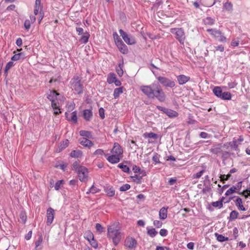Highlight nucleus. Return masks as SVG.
<instances>
[{
	"label": "nucleus",
	"mask_w": 250,
	"mask_h": 250,
	"mask_svg": "<svg viewBox=\"0 0 250 250\" xmlns=\"http://www.w3.org/2000/svg\"><path fill=\"white\" fill-rule=\"evenodd\" d=\"M25 58V55L23 53L21 52L19 53L18 54H15L14 56H13L11 58L12 61H16L20 60L21 59L24 60Z\"/></svg>",
	"instance_id": "nucleus-27"
},
{
	"label": "nucleus",
	"mask_w": 250,
	"mask_h": 250,
	"mask_svg": "<svg viewBox=\"0 0 250 250\" xmlns=\"http://www.w3.org/2000/svg\"><path fill=\"white\" fill-rule=\"evenodd\" d=\"M69 144V141L68 139H65L61 142L60 145L56 148V152L59 153L61 152L63 149L68 146Z\"/></svg>",
	"instance_id": "nucleus-20"
},
{
	"label": "nucleus",
	"mask_w": 250,
	"mask_h": 250,
	"mask_svg": "<svg viewBox=\"0 0 250 250\" xmlns=\"http://www.w3.org/2000/svg\"><path fill=\"white\" fill-rule=\"evenodd\" d=\"M124 66V60L122 58V61L118 64V66L116 67V71L119 77H122L123 75L124 71L123 68Z\"/></svg>",
	"instance_id": "nucleus-23"
},
{
	"label": "nucleus",
	"mask_w": 250,
	"mask_h": 250,
	"mask_svg": "<svg viewBox=\"0 0 250 250\" xmlns=\"http://www.w3.org/2000/svg\"><path fill=\"white\" fill-rule=\"evenodd\" d=\"M68 164L66 163L60 164L59 165H56L55 167H60L63 171H65L66 168L67 167Z\"/></svg>",
	"instance_id": "nucleus-51"
},
{
	"label": "nucleus",
	"mask_w": 250,
	"mask_h": 250,
	"mask_svg": "<svg viewBox=\"0 0 250 250\" xmlns=\"http://www.w3.org/2000/svg\"><path fill=\"white\" fill-rule=\"evenodd\" d=\"M141 91L149 99H157L161 103L165 102L167 96L158 82H154L149 85H142Z\"/></svg>",
	"instance_id": "nucleus-1"
},
{
	"label": "nucleus",
	"mask_w": 250,
	"mask_h": 250,
	"mask_svg": "<svg viewBox=\"0 0 250 250\" xmlns=\"http://www.w3.org/2000/svg\"><path fill=\"white\" fill-rule=\"evenodd\" d=\"M123 149L120 145L118 143H114L111 152L113 154L121 156L123 155Z\"/></svg>",
	"instance_id": "nucleus-13"
},
{
	"label": "nucleus",
	"mask_w": 250,
	"mask_h": 250,
	"mask_svg": "<svg viewBox=\"0 0 250 250\" xmlns=\"http://www.w3.org/2000/svg\"><path fill=\"white\" fill-rule=\"evenodd\" d=\"M68 115H69V114L66 112L65 113V118H66L67 120H68L69 122H71L75 124L78 123L77 111H74L72 112L70 117H69Z\"/></svg>",
	"instance_id": "nucleus-14"
},
{
	"label": "nucleus",
	"mask_w": 250,
	"mask_h": 250,
	"mask_svg": "<svg viewBox=\"0 0 250 250\" xmlns=\"http://www.w3.org/2000/svg\"><path fill=\"white\" fill-rule=\"evenodd\" d=\"M104 192L108 197H111L114 196L115 191L113 187L106 185L104 186Z\"/></svg>",
	"instance_id": "nucleus-17"
},
{
	"label": "nucleus",
	"mask_w": 250,
	"mask_h": 250,
	"mask_svg": "<svg viewBox=\"0 0 250 250\" xmlns=\"http://www.w3.org/2000/svg\"><path fill=\"white\" fill-rule=\"evenodd\" d=\"M70 83L72 89L78 94L80 95L83 92L84 86L81 83V78L80 77L78 76H74Z\"/></svg>",
	"instance_id": "nucleus-3"
},
{
	"label": "nucleus",
	"mask_w": 250,
	"mask_h": 250,
	"mask_svg": "<svg viewBox=\"0 0 250 250\" xmlns=\"http://www.w3.org/2000/svg\"><path fill=\"white\" fill-rule=\"evenodd\" d=\"M203 21L206 25H212L214 23V20L209 17L203 19Z\"/></svg>",
	"instance_id": "nucleus-39"
},
{
	"label": "nucleus",
	"mask_w": 250,
	"mask_h": 250,
	"mask_svg": "<svg viewBox=\"0 0 250 250\" xmlns=\"http://www.w3.org/2000/svg\"><path fill=\"white\" fill-rule=\"evenodd\" d=\"M156 79L159 83L166 87L173 88L175 86V83L174 81L163 76H157Z\"/></svg>",
	"instance_id": "nucleus-6"
},
{
	"label": "nucleus",
	"mask_w": 250,
	"mask_h": 250,
	"mask_svg": "<svg viewBox=\"0 0 250 250\" xmlns=\"http://www.w3.org/2000/svg\"><path fill=\"white\" fill-rule=\"evenodd\" d=\"M107 236L109 238H112L115 246H117L119 243L122 237L119 229H116L114 225L107 227Z\"/></svg>",
	"instance_id": "nucleus-2"
},
{
	"label": "nucleus",
	"mask_w": 250,
	"mask_h": 250,
	"mask_svg": "<svg viewBox=\"0 0 250 250\" xmlns=\"http://www.w3.org/2000/svg\"><path fill=\"white\" fill-rule=\"evenodd\" d=\"M49 92L47 93L46 98L49 100L51 103L57 102L58 97V100L61 101H63L65 98L63 96H61V94L58 92L56 90L53 89L49 90Z\"/></svg>",
	"instance_id": "nucleus-5"
},
{
	"label": "nucleus",
	"mask_w": 250,
	"mask_h": 250,
	"mask_svg": "<svg viewBox=\"0 0 250 250\" xmlns=\"http://www.w3.org/2000/svg\"><path fill=\"white\" fill-rule=\"evenodd\" d=\"M236 192V189L234 188V186H233L230 188H229L226 192L225 194L226 195H229L231 194L234 193Z\"/></svg>",
	"instance_id": "nucleus-50"
},
{
	"label": "nucleus",
	"mask_w": 250,
	"mask_h": 250,
	"mask_svg": "<svg viewBox=\"0 0 250 250\" xmlns=\"http://www.w3.org/2000/svg\"><path fill=\"white\" fill-rule=\"evenodd\" d=\"M69 155L72 158H81L83 156V152L81 150H74L71 152Z\"/></svg>",
	"instance_id": "nucleus-24"
},
{
	"label": "nucleus",
	"mask_w": 250,
	"mask_h": 250,
	"mask_svg": "<svg viewBox=\"0 0 250 250\" xmlns=\"http://www.w3.org/2000/svg\"><path fill=\"white\" fill-rule=\"evenodd\" d=\"M177 80L180 85H183L187 83L190 80L189 76L185 75H180L177 76Z\"/></svg>",
	"instance_id": "nucleus-16"
},
{
	"label": "nucleus",
	"mask_w": 250,
	"mask_h": 250,
	"mask_svg": "<svg viewBox=\"0 0 250 250\" xmlns=\"http://www.w3.org/2000/svg\"><path fill=\"white\" fill-rule=\"evenodd\" d=\"M130 185L128 184H125L120 188L121 191H125L130 188Z\"/></svg>",
	"instance_id": "nucleus-47"
},
{
	"label": "nucleus",
	"mask_w": 250,
	"mask_h": 250,
	"mask_svg": "<svg viewBox=\"0 0 250 250\" xmlns=\"http://www.w3.org/2000/svg\"><path fill=\"white\" fill-rule=\"evenodd\" d=\"M146 229L147 235L152 238L155 237L158 234V232L154 228L149 229V227H147Z\"/></svg>",
	"instance_id": "nucleus-35"
},
{
	"label": "nucleus",
	"mask_w": 250,
	"mask_h": 250,
	"mask_svg": "<svg viewBox=\"0 0 250 250\" xmlns=\"http://www.w3.org/2000/svg\"><path fill=\"white\" fill-rule=\"evenodd\" d=\"M79 180L82 182H85L87 180L88 177V169L84 166H80L79 170L77 172Z\"/></svg>",
	"instance_id": "nucleus-8"
},
{
	"label": "nucleus",
	"mask_w": 250,
	"mask_h": 250,
	"mask_svg": "<svg viewBox=\"0 0 250 250\" xmlns=\"http://www.w3.org/2000/svg\"><path fill=\"white\" fill-rule=\"evenodd\" d=\"M171 32L175 35V38L179 41L180 44H184L186 39V35L183 28L171 29Z\"/></svg>",
	"instance_id": "nucleus-4"
},
{
	"label": "nucleus",
	"mask_w": 250,
	"mask_h": 250,
	"mask_svg": "<svg viewBox=\"0 0 250 250\" xmlns=\"http://www.w3.org/2000/svg\"><path fill=\"white\" fill-rule=\"evenodd\" d=\"M238 212L236 210L232 211L229 214V219L231 220H235L237 218Z\"/></svg>",
	"instance_id": "nucleus-41"
},
{
	"label": "nucleus",
	"mask_w": 250,
	"mask_h": 250,
	"mask_svg": "<svg viewBox=\"0 0 250 250\" xmlns=\"http://www.w3.org/2000/svg\"><path fill=\"white\" fill-rule=\"evenodd\" d=\"M220 98L224 100H230L231 98V94L229 92H223L220 88Z\"/></svg>",
	"instance_id": "nucleus-22"
},
{
	"label": "nucleus",
	"mask_w": 250,
	"mask_h": 250,
	"mask_svg": "<svg viewBox=\"0 0 250 250\" xmlns=\"http://www.w3.org/2000/svg\"><path fill=\"white\" fill-rule=\"evenodd\" d=\"M209 150L212 154L217 155L219 153V144L213 146Z\"/></svg>",
	"instance_id": "nucleus-37"
},
{
	"label": "nucleus",
	"mask_w": 250,
	"mask_h": 250,
	"mask_svg": "<svg viewBox=\"0 0 250 250\" xmlns=\"http://www.w3.org/2000/svg\"><path fill=\"white\" fill-rule=\"evenodd\" d=\"M176 178H171L168 180V183L170 185H173L176 182Z\"/></svg>",
	"instance_id": "nucleus-64"
},
{
	"label": "nucleus",
	"mask_w": 250,
	"mask_h": 250,
	"mask_svg": "<svg viewBox=\"0 0 250 250\" xmlns=\"http://www.w3.org/2000/svg\"><path fill=\"white\" fill-rule=\"evenodd\" d=\"M79 163L80 161H75L73 163V164L72 165V169L73 170H75L76 172L78 171V170H79L80 166H79Z\"/></svg>",
	"instance_id": "nucleus-45"
},
{
	"label": "nucleus",
	"mask_w": 250,
	"mask_h": 250,
	"mask_svg": "<svg viewBox=\"0 0 250 250\" xmlns=\"http://www.w3.org/2000/svg\"><path fill=\"white\" fill-rule=\"evenodd\" d=\"M160 155L157 153L155 152L153 154V156L152 157V161L155 162V164H160L161 162L159 161Z\"/></svg>",
	"instance_id": "nucleus-42"
},
{
	"label": "nucleus",
	"mask_w": 250,
	"mask_h": 250,
	"mask_svg": "<svg viewBox=\"0 0 250 250\" xmlns=\"http://www.w3.org/2000/svg\"><path fill=\"white\" fill-rule=\"evenodd\" d=\"M204 172L205 170L204 169H202L199 171L198 172H197V173L193 174V177L194 178H199L200 177H201V176L202 175Z\"/></svg>",
	"instance_id": "nucleus-56"
},
{
	"label": "nucleus",
	"mask_w": 250,
	"mask_h": 250,
	"mask_svg": "<svg viewBox=\"0 0 250 250\" xmlns=\"http://www.w3.org/2000/svg\"><path fill=\"white\" fill-rule=\"evenodd\" d=\"M223 9L229 11L232 9V4L230 2H226L224 3Z\"/></svg>",
	"instance_id": "nucleus-40"
},
{
	"label": "nucleus",
	"mask_w": 250,
	"mask_h": 250,
	"mask_svg": "<svg viewBox=\"0 0 250 250\" xmlns=\"http://www.w3.org/2000/svg\"><path fill=\"white\" fill-rule=\"evenodd\" d=\"M141 168L139 167H137L136 165H134L132 167V170L134 171V173H140L141 172Z\"/></svg>",
	"instance_id": "nucleus-60"
},
{
	"label": "nucleus",
	"mask_w": 250,
	"mask_h": 250,
	"mask_svg": "<svg viewBox=\"0 0 250 250\" xmlns=\"http://www.w3.org/2000/svg\"><path fill=\"white\" fill-rule=\"evenodd\" d=\"M207 31L215 37L219 36V31L216 29H208Z\"/></svg>",
	"instance_id": "nucleus-44"
},
{
	"label": "nucleus",
	"mask_w": 250,
	"mask_h": 250,
	"mask_svg": "<svg viewBox=\"0 0 250 250\" xmlns=\"http://www.w3.org/2000/svg\"><path fill=\"white\" fill-rule=\"evenodd\" d=\"M130 178L137 184H141L142 182V176H140V175H135L134 176H131Z\"/></svg>",
	"instance_id": "nucleus-38"
},
{
	"label": "nucleus",
	"mask_w": 250,
	"mask_h": 250,
	"mask_svg": "<svg viewBox=\"0 0 250 250\" xmlns=\"http://www.w3.org/2000/svg\"><path fill=\"white\" fill-rule=\"evenodd\" d=\"M236 171V169L235 168H232L230 170L229 173L227 175H220V181H224L228 179L231 176V174L234 173Z\"/></svg>",
	"instance_id": "nucleus-26"
},
{
	"label": "nucleus",
	"mask_w": 250,
	"mask_h": 250,
	"mask_svg": "<svg viewBox=\"0 0 250 250\" xmlns=\"http://www.w3.org/2000/svg\"><path fill=\"white\" fill-rule=\"evenodd\" d=\"M90 36L89 33L86 31L84 33V35H83L81 37V38L79 40V41L81 43H86L88 41V39H89Z\"/></svg>",
	"instance_id": "nucleus-29"
},
{
	"label": "nucleus",
	"mask_w": 250,
	"mask_h": 250,
	"mask_svg": "<svg viewBox=\"0 0 250 250\" xmlns=\"http://www.w3.org/2000/svg\"><path fill=\"white\" fill-rule=\"evenodd\" d=\"M204 187H210V182L208 178V175L205 177V179L203 180Z\"/></svg>",
	"instance_id": "nucleus-49"
},
{
	"label": "nucleus",
	"mask_w": 250,
	"mask_h": 250,
	"mask_svg": "<svg viewBox=\"0 0 250 250\" xmlns=\"http://www.w3.org/2000/svg\"><path fill=\"white\" fill-rule=\"evenodd\" d=\"M84 237L88 242L94 238L93 233L89 230L85 233Z\"/></svg>",
	"instance_id": "nucleus-36"
},
{
	"label": "nucleus",
	"mask_w": 250,
	"mask_h": 250,
	"mask_svg": "<svg viewBox=\"0 0 250 250\" xmlns=\"http://www.w3.org/2000/svg\"><path fill=\"white\" fill-rule=\"evenodd\" d=\"M54 210L51 207H49L46 210L47 221L46 224L50 226L53 222L54 218Z\"/></svg>",
	"instance_id": "nucleus-12"
},
{
	"label": "nucleus",
	"mask_w": 250,
	"mask_h": 250,
	"mask_svg": "<svg viewBox=\"0 0 250 250\" xmlns=\"http://www.w3.org/2000/svg\"><path fill=\"white\" fill-rule=\"evenodd\" d=\"M104 154L105 155V156H107V154H104V150L102 149H97V150H96V151L94 152V155H102Z\"/></svg>",
	"instance_id": "nucleus-54"
},
{
	"label": "nucleus",
	"mask_w": 250,
	"mask_h": 250,
	"mask_svg": "<svg viewBox=\"0 0 250 250\" xmlns=\"http://www.w3.org/2000/svg\"><path fill=\"white\" fill-rule=\"evenodd\" d=\"M99 113L100 118L104 119L105 118L104 109L103 107H100L99 109Z\"/></svg>",
	"instance_id": "nucleus-55"
},
{
	"label": "nucleus",
	"mask_w": 250,
	"mask_h": 250,
	"mask_svg": "<svg viewBox=\"0 0 250 250\" xmlns=\"http://www.w3.org/2000/svg\"><path fill=\"white\" fill-rule=\"evenodd\" d=\"M157 109L159 110L163 111L164 113H165L167 116H168L169 118H175L177 117L178 116V113L174 110L172 109H168L165 107H163L160 105L156 106Z\"/></svg>",
	"instance_id": "nucleus-9"
},
{
	"label": "nucleus",
	"mask_w": 250,
	"mask_h": 250,
	"mask_svg": "<svg viewBox=\"0 0 250 250\" xmlns=\"http://www.w3.org/2000/svg\"><path fill=\"white\" fill-rule=\"evenodd\" d=\"M119 31L123 39L127 44L132 45L136 44V40L132 36L127 34L122 29H119Z\"/></svg>",
	"instance_id": "nucleus-7"
},
{
	"label": "nucleus",
	"mask_w": 250,
	"mask_h": 250,
	"mask_svg": "<svg viewBox=\"0 0 250 250\" xmlns=\"http://www.w3.org/2000/svg\"><path fill=\"white\" fill-rule=\"evenodd\" d=\"M92 109V108L91 107L90 109H84L83 111V117L86 121H89L93 116Z\"/></svg>",
	"instance_id": "nucleus-19"
},
{
	"label": "nucleus",
	"mask_w": 250,
	"mask_h": 250,
	"mask_svg": "<svg viewBox=\"0 0 250 250\" xmlns=\"http://www.w3.org/2000/svg\"><path fill=\"white\" fill-rule=\"evenodd\" d=\"M167 208L164 207L161 208L159 211V217L162 220H165L167 217Z\"/></svg>",
	"instance_id": "nucleus-25"
},
{
	"label": "nucleus",
	"mask_w": 250,
	"mask_h": 250,
	"mask_svg": "<svg viewBox=\"0 0 250 250\" xmlns=\"http://www.w3.org/2000/svg\"><path fill=\"white\" fill-rule=\"evenodd\" d=\"M116 45L119 50L123 54H127L128 53L127 46L124 43L121 39L116 40Z\"/></svg>",
	"instance_id": "nucleus-10"
},
{
	"label": "nucleus",
	"mask_w": 250,
	"mask_h": 250,
	"mask_svg": "<svg viewBox=\"0 0 250 250\" xmlns=\"http://www.w3.org/2000/svg\"><path fill=\"white\" fill-rule=\"evenodd\" d=\"M80 143L83 146L85 147H87L88 148H90L92 146L94 145V143L91 141L89 139L83 137L79 139Z\"/></svg>",
	"instance_id": "nucleus-15"
},
{
	"label": "nucleus",
	"mask_w": 250,
	"mask_h": 250,
	"mask_svg": "<svg viewBox=\"0 0 250 250\" xmlns=\"http://www.w3.org/2000/svg\"><path fill=\"white\" fill-rule=\"evenodd\" d=\"M80 135L83 137H85L89 139H92L93 136L92 132L86 130H81L80 132Z\"/></svg>",
	"instance_id": "nucleus-30"
},
{
	"label": "nucleus",
	"mask_w": 250,
	"mask_h": 250,
	"mask_svg": "<svg viewBox=\"0 0 250 250\" xmlns=\"http://www.w3.org/2000/svg\"><path fill=\"white\" fill-rule=\"evenodd\" d=\"M153 225L157 228H160L162 227L163 223L161 221L159 220H155L153 222Z\"/></svg>",
	"instance_id": "nucleus-57"
},
{
	"label": "nucleus",
	"mask_w": 250,
	"mask_h": 250,
	"mask_svg": "<svg viewBox=\"0 0 250 250\" xmlns=\"http://www.w3.org/2000/svg\"><path fill=\"white\" fill-rule=\"evenodd\" d=\"M64 181L63 180H58L55 183L54 188L55 190H58L61 188V185L63 184Z\"/></svg>",
	"instance_id": "nucleus-48"
},
{
	"label": "nucleus",
	"mask_w": 250,
	"mask_h": 250,
	"mask_svg": "<svg viewBox=\"0 0 250 250\" xmlns=\"http://www.w3.org/2000/svg\"><path fill=\"white\" fill-rule=\"evenodd\" d=\"M125 245L126 247L132 249L137 247V242L134 238L128 236L125 240Z\"/></svg>",
	"instance_id": "nucleus-11"
},
{
	"label": "nucleus",
	"mask_w": 250,
	"mask_h": 250,
	"mask_svg": "<svg viewBox=\"0 0 250 250\" xmlns=\"http://www.w3.org/2000/svg\"><path fill=\"white\" fill-rule=\"evenodd\" d=\"M116 79L115 74L113 72H111L107 75V82L109 84H111L114 83Z\"/></svg>",
	"instance_id": "nucleus-33"
},
{
	"label": "nucleus",
	"mask_w": 250,
	"mask_h": 250,
	"mask_svg": "<svg viewBox=\"0 0 250 250\" xmlns=\"http://www.w3.org/2000/svg\"><path fill=\"white\" fill-rule=\"evenodd\" d=\"M143 136L145 138H149L153 139H157L159 137V136L157 134L152 132H150L149 133L145 132L143 134Z\"/></svg>",
	"instance_id": "nucleus-28"
},
{
	"label": "nucleus",
	"mask_w": 250,
	"mask_h": 250,
	"mask_svg": "<svg viewBox=\"0 0 250 250\" xmlns=\"http://www.w3.org/2000/svg\"><path fill=\"white\" fill-rule=\"evenodd\" d=\"M117 167H118L121 168L124 172L127 173H130L131 172L129 167L127 166L124 165L123 163L119 164Z\"/></svg>",
	"instance_id": "nucleus-34"
},
{
	"label": "nucleus",
	"mask_w": 250,
	"mask_h": 250,
	"mask_svg": "<svg viewBox=\"0 0 250 250\" xmlns=\"http://www.w3.org/2000/svg\"><path fill=\"white\" fill-rule=\"evenodd\" d=\"M210 190H211L210 187H205V188H204L202 189V190L201 193L205 194H206L207 192H210Z\"/></svg>",
	"instance_id": "nucleus-59"
},
{
	"label": "nucleus",
	"mask_w": 250,
	"mask_h": 250,
	"mask_svg": "<svg viewBox=\"0 0 250 250\" xmlns=\"http://www.w3.org/2000/svg\"><path fill=\"white\" fill-rule=\"evenodd\" d=\"M90 245L95 249H97L98 247L97 241L94 238L89 241Z\"/></svg>",
	"instance_id": "nucleus-52"
},
{
	"label": "nucleus",
	"mask_w": 250,
	"mask_h": 250,
	"mask_svg": "<svg viewBox=\"0 0 250 250\" xmlns=\"http://www.w3.org/2000/svg\"><path fill=\"white\" fill-rule=\"evenodd\" d=\"M242 203V200L240 197H238L235 200V205L238 208L241 210L245 211L246 208L243 206Z\"/></svg>",
	"instance_id": "nucleus-32"
},
{
	"label": "nucleus",
	"mask_w": 250,
	"mask_h": 250,
	"mask_svg": "<svg viewBox=\"0 0 250 250\" xmlns=\"http://www.w3.org/2000/svg\"><path fill=\"white\" fill-rule=\"evenodd\" d=\"M96 231L99 233H101L104 230V228L99 223H96L95 225Z\"/></svg>",
	"instance_id": "nucleus-43"
},
{
	"label": "nucleus",
	"mask_w": 250,
	"mask_h": 250,
	"mask_svg": "<svg viewBox=\"0 0 250 250\" xmlns=\"http://www.w3.org/2000/svg\"><path fill=\"white\" fill-rule=\"evenodd\" d=\"M42 242V234L39 235L38 240L35 242V250H38L37 248L41 244Z\"/></svg>",
	"instance_id": "nucleus-46"
},
{
	"label": "nucleus",
	"mask_w": 250,
	"mask_h": 250,
	"mask_svg": "<svg viewBox=\"0 0 250 250\" xmlns=\"http://www.w3.org/2000/svg\"><path fill=\"white\" fill-rule=\"evenodd\" d=\"M123 89H124V87L122 86L119 88H116L114 89L113 96L115 99L119 98L120 95L123 92Z\"/></svg>",
	"instance_id": "nucleus-31"
},
{
	"label": "nucleus",
	"mask_w": 250,
	"mask_h": 250,
	"mask_svg": "<svg viewBox=\"0 0 250 250\" xmlns=\"http://www.w3.org/2000/svg\"><path fill=\"white\" fill-rule=\"evenodd\" d=\"M14 65V62L12 61L9 62L6 65L4 69L9 70Z\"/></svg>",
	"instance_id": "nucleus-62"
},
{
	"label": "nucleus",
	"mask_w": 250,
	"mask_h": 250,
	"mask_svg": "<svg viewBox=\"0 0 250 250\" xmlns=\"http://www.w3.org/2000/svg\"><path fill=\"white\" fill-rule=\"evenodd\" d=\"M24 27L26 30H28L31 27V22L30 20H26L24 22Z\"/></svg>",
	"instance_id": "nucleus-53"
},
{
	"label": "nucleus",
	"mask_w": 250,
	"mask_h": 250,
	"mask_svg": "<svg viewBox=\"0 0 250 250\" xmlns=\"http://www.w3.org/2000/svg\"><path fill=\"white\" fill-rule=\"evenodd\" d=\"M90 189L92 192V194H95L100 191V189L95 187L94 184L91 186Z\"/></svg>",
	"instance_id": "nucleus-58"
},
{
	"label": "nucleus",
	"mask_w": 250,
	"mask_h": 250,
	"mask_svg": "<svg viewBox=\"0 0 250 250\" xmlns=\"http://www.w3.org/2000/svg\"><path fill=\"white\" fill-rule=\"evenodd\" d=\"M120 155L112 154L107 157V161L111 164H117L120 161Z\"/></svg>",
	"instance_id": "nucleus-18"
},
{
	"label": "nucleus",
	"mask_w": 250,
	"mask_h": 250,
	"mask_svg": "<svg viewBox=\"0 0 250 250\" xmlns=\"http://www.w3.org/2000/svg\"><path fill=\"white\" fill-rule=\"evenodd\" d=\"M159 233L163 237L166 236L167 235V230L166 229H162L160 230Z\"/></svg>",
	"instance_id": "nucleus-61"
},
{
	"label": "nucleus",
	"mask_w": 250,
	"mask_h": 250,
	"mask_svg": "<svg viewBox=\"0 0 250 250\" xmlns=\"http://www.w3.org/2000/svg\"><path fill=\"white\" fill-rule=\"evenodd\" d=\"M20 216V218L22 220L23 223L24 224L25 223L26 221V218H27V216L25 215V214L24 213L21 212V213Z\"/></svg>",
	"instance_id": "nucleus-63"
},
{
	"label": "nucleus",
	"mask_w": 250,
	"mask_h": 250,
	"mask_svg": "<svg viewBox=\"0 0 250 250\" xmlns=\"http://www.w3.org/2000/svg\"><path fill=\"white\" fill-rule=\"evenodd\" d=\"M51 107L54 109V114L55 115H59L62 113L60 108V105L59 102H55L51 103Z\"/></svg>",
	"instance_id": "nucleus-21"
}]
</instances>
